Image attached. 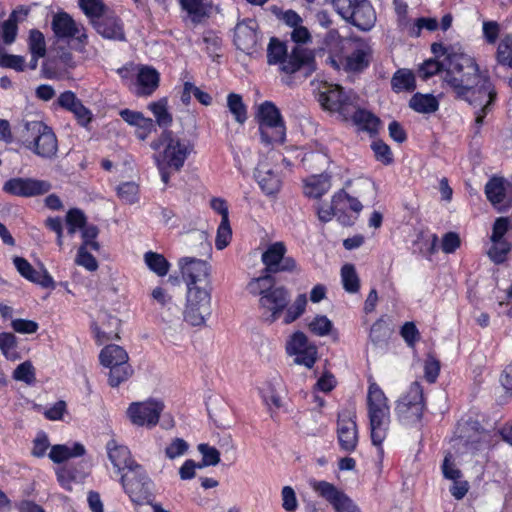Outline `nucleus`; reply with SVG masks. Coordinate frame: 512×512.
Returning <instances> with one entry per match:
<instances>
[{
    "instance_id": "52",
    "label": "nucleus",
    "mask_w": 512,
    "mask_h": 512,
    "mask_svg": "<svg viewBox=\"0 0 512 512\" xmlns=\"http://www.w3.org/2000/svg\"><path fill=\"white\" fill-rule=\"evenodd\" d=\"M309 330L317 336H326L332 329V322L323 315H317L308 323Z\"/></svg>"
},
{
    "instance_id": "3",
    "label": "nucleus",
    "mask_w": 512,
    "mask_h": 512,
    "mask_svg": "<svg viewBox=\"0 0 512 512\" xmlns=\"http://www.w3.org/2000/svg\"><path fill=\"white\" fill-rule=\"evenodd\" d=\"M23 146L42 159L56 158L58 140L52 128L41 120L23 119L19 128Z\"/></svg>"
},
{
    "instance_id": "4",
    "label": "nucleus",
    "mask_w": 512,
    "mask_h": 512,
    "mask_svg": "<svg viewBox=\"0 0 512 512\" xmlns=\"http://www.w3.org/2000/svg\"><path fill=\"white\" fill-rule=\"evenodd\" d=\"M151 148L159 151L155 155L157 165L167 164L174 171H179L192 150V146L182 141L170 130H164L158 139L151 142Z\"/></svg>"
},
{
    "instance_id": "48",
    "label": "nucleus",
    "mask_w": 512,
    "mask_h": 512,
    "mask_svg": "<svg viewBox=\"0 0 512 512\" xmlns=\"http://www.w3.org/2000/svg\"><path fill=\"white\" fill-rule=\"evenodd\" d=\"M120 116L129 125L136 126L137 128L151 127V119L143 116L141 112L124 109L120 111Z\"/></svg>"
},
{
    "instance_id": "9",
    "label": "nucleus",
    "mask_w": 512,
    "mask_h": 512,
    "mask_svg": "<svg viewBox=\"0 0 512 512\" xmlns=\"http://www.w3.org/2000/svg\"><path fill=\"white\" fill-rule=\"evenodd\" d=\"M318 102L323 109L337 112L344 120H349L356 96L346 94L340 86H330L318 94Z\"/></svg>"
},
{
    "instance_id": "57",
    "label": "nucleus",
    "mask_w": 512,
    "mask_h": 512,
    "mask_svg": "<svg viewBox=\"0 0 512 512\" xmlns=\"http://www.w3.org/2000/svg\"><path fill=\"white\" fill-rule=\"evenodd\" d=\"M29 50L31 54L46 55V43L44 35L39 30H31L29 34Z\"/></svg>"
},
{
    "instance_id": "36",
    "label": "nucleus",
    "mask_w": 512,
    "mask_h": 512,
    "mask_svg": "<svg viewBox=\"0 0 512 512\" xmlns=\"http://www.w3.org/2000/svg\"><path fill=\"white\" fill-rule=\"evenodd\" d=\"M259 125H276L284 123L279 109L269 101H265L258 108Z\"/></svg>"
},
{
    "instance_id": "5",
    "label": "nucleus",
    "mask_w": 512,
    "mask_h": 512,
    "mask_svg": "<svg viewBox=\"0 0 512 512\" xmlns=\"http://www.w3.org/2000/svg\"><path fill=\"white\" fill-rule=\"evenodd\" d=\"M183 320L191 326H202L211 315V289L192 287L187 291Z\"/></svg>"
},
{
    "instance_id": "44",
    "label": "nucleus",
    "mask_w": 512,
    "mask_h": 512,
    "mask_svg": "<svg viewBox=\"0 0 512 512\" xmlns=\"http://www.w3.org/2000/svg\"><path fill=\"white\" fill-rule=\"evenodd\" d=\"M333 203L335 207L339 206V212H344L347 207L356 213L362 210L361 202L357 198L351 197L344 190H340L333 196Z\"/></svg>"
},
{
    "instance_id": "13",
    "label": "nucleus",
    "mask_w": 512,
    "mask_h": 512,
    "mask_svg": "<svg viewBox=\"0 0 512 512\" xmlns=\"http://www.w3.org/2000/svg\"><path fill=\"white\" fill-rule=\"evenodd\" d=\"M52 188L50 182L34 178H12L3 185V191L18 197H35L48 193Z\"/></svg>"
},
{
    "instance_id": "29",
    "label": "nucleus",
    "mask_w": 512,
    "mask_h": 512,
    "mask_svg": "<svg viewBox=\"0 0 512 512\" xmlns=\"http://www.w3.org/2000/svg\"><path fill=\"white\" fill-rule=\"evenodd\" d=\"M52 29L60 38H71L78 34L76 23L67 13H59L54 16Z\"/></svg>"
},
{
    "instance_id": "21",
    "label": "nucleus",
    "mask_w": 512,
    "mask_h": 512,
    "mask_svg": "<svg viewBox=\"0 0 512 512\" xmlns=\"http://www.w3.org/2000/svg\"><path fill=\"white\" fill-rule=\"evenodd\" d=\"M107 451L109 460L117 469V472H126L128 469H132V466L138 465L132 459L130 450L126 446L117 444L114 440L108 442Z\"/></svg>"
},
{
    "instance_id": "16",
    "label": "nucleus",
    "mask_w": 512,
    "mask_h": 512,
    "mask_svg": "<svg viewBox=\"0 0 512 512\" xmlns=\"http://www.w3.org/2000/svg\"><path fill=\"white\" fill-rule=\"evenodd\" d=\"M337 438L343 451L352 452L356 449L358 429L354 415L349 411H344L338 415Z\"/></svg>"
},
{
    "instance_id": "61",
    "label": "nucleus",
    "mask_w": 512,
    "mask_h": 512,
    "mask_svg": "<svg viewBox=\"0 0 512 512\" xmlns=\"http://www.w3.org/2000/svg\"><path fill=\"white\" fill-rule=\"evenodd\" d=\"M87 248L86 246L79 247L75 262L89 271H95L98 268V263L95 257L87 251Z\"/></svg>"
},
{
    "instance_id": "28",
    "label": "nucleus",
    "mask_w": 512,
    "mask_h": 512,
    "mask_svg": "<svg viewBox=\"0 0 512 512\" xmlns=\"http://www.w3.org/2000/svg\"><path fill=\"white\" fill-rule=\"evenodd\" d=\"M99 359L103 366L109 368L128 363L129 356L122 347L112 344L105 346L101 350Z\"/></svg>"
},
{
    "instance_id": "54",
    "label": "nucleus",
    "mask_w": 512,
    "mask_h": 512,
    "mask_svg": "<svg viewBox=\"0 0 512 512\" xmlns=\"http://www.w3.org/2000/svg\"><path fill=\"white\" fill-rule=\"evenodd\" d=\"M371 148L374 152V156L377 161L384 165H389L393 162V154L390 147L382 140L374 141L371 144Z\"/></svg>"
},
{
    "instance_id": "25",
    "label": "nucleus",
    "mask_w": 512,
    "mask_h": 512,
    "mask_svg": "<svg viewBox=\"0 0 512 512\" xmlns=\"http://www.w3.org/2000/svg\"><path fill=\"white\" fill-rule=\"evenodd\" d=\"M349 119L359 129L369 133H376L380 125V119L377 116L365 109H360L356 102L353 105L351 114H349Z\"/></svg>"
},
{
    "instance_id": "24",
    "label": "nucleus",
    "mask_w": 512,
    "mask_h": 512,
    "mask_svg": "<svg viewBox=\"0 0 512 512\" xmlns=\"http://www.w3.org/2000/svg\"><path fill=\"white\" fill-rule=\"evenodd\" d=\"M96 31L107 39L124 40L125 34L122 26L115 17H100L93 20Z\"/></svg>"
},
{
    "instance_id": "26",
    "label": "nucleus",
    "mask_w": 512,
    "mask_h": 512,
    "mask_svg": "<svg viewBox=\"0 0 512 512\" xmlns=\"http://www.w3.org/2000/svg\"><path fill=\"white\" fill-rule=\"evenodd\" d=\"M159 73L156 69L149 66L139 68L137 81L140 86V95H151L159 86Z\"/></svg>"
},
{
    "instance_id": "55",
    "label": "nucleus",
    "mask_w": 512,
    "mask_h": 512,
    "mask_svg": "<svg viewBox=\"0 0 512 512\" xmlns=\"http://www.w3.org/2000/svg\"><path fill=\"white\" fill-rule=\"evenodd\" d=\"M13 378L26 384H32L35 381V370L32 363L25 361L18 365L13 372Z\"/></svg>"
},
{
    "instance_id": "41",
    "label": "nucleus",
    "mask_w": 512,
    "mask_h": 512,
    "mask_svg": "<svg viewBox=\"0 0 512 512\" xmlns=\"http://www.w3.org/2000/svg\"><path fill=\"white\" fill-rule=\"evenodd\" d=\"M227 107L234 119L239 124H243L247 119V109L244 104L241 95L236 93H230L227 96Z\"/></svg>"
},
{
    "instance_id": "58",
    "label": "nucleus",
    "mask_w": 512,
    "mask_h": 512,
    "mask_svg": "<svg viewBox=\"0 0 512 512\" xmlns=\"http://www.w3.org/2000/svg\"><path fill=\"white\" fill-rule=\"evenodd\" d=\"M189 445L182 438H174L165 448V456L170 459H176L183 456L188 451Z\"/></svg>"
},
{
    "instance_id": "47",
    "label": "nucleus",
    "mask_w": 512,
    "mask_h": 512,
    "mask_svg": "<svg viewBox=\"0 0 512 512\" xmlns=\"http://www.w3.org/2000/svg\"><path fill=\"white\" fill-rule=\"evenodd\" d=\"M198 450L202 454V461L198 465L199 469L206 466H215L220 462V453L216 448L202 443L198 445Z\"/></svg>"
},
{
    "instance_id": "46",
    "label": "nucleus",
    "mask_w": 512,
    "mask_h": 512,
    "mask_svg": "<svg viewBox=\"0 0 512 512\" xmlns=\"http://www.w3.org/2000/svg\"><path fill=\"white\" fill-rule=\"evenodd\" d=\"M193 23H199L206 16L202 0H180Z\"/></svg>"
},
{
    "instance_id": "15",
    "label": "nucleus",
    "mask_w": 512,
    "mask_h": 512,
    "mask_svg": "<svg viewBox=\"0 0 512 512\" xmlns=\"http://www.w3.org/2000/svg\"><path fill=\"white\" fill-rule=\"evenodd\" d=\"M311 486L315 492L333 506L336 512H360L351 499L333 484L326 481H313Z\"/></svg>"
},
{
    "instance_id": "17",
    "label": "nucleus",
    "mask_w": 512,
    "mask_h": 512,
    "mask_svg": "<svg viewBox=\"0 0 512 512\" xmlns=\"http://www.w3.org/2000/svg\"><path fill=\"white\" fill-rule=\"evenodd\" d=\"M157 313L164 325L163 334L167 339L177 341L179 339V335L183 334L184 320L181 317L183 314L176 302H172L167 307H163V309H158Z\"/></svg>"
},
{
    "instance_id": "19",
    "label": "nucleus",
    "mask_w": 512,
    "mask_h": 512,
    "mask_svg": "<svg viewBox=\"0 0 512 512\" xmlns=\"http://www.w3.org/2000/svg\"><path fill=\"white\" fill-rule=\"evenodd\" d=\"M368 417L372 443L379 448V456L382 457L383 449L381 448V444L387 436L390 422V409L386 408L381 411H374V413L369 414Z\"/></svg>"
},
{
    "instance_id": "60",
    "label": "nucleus",
    "mask_w": 512,
    "mask_h": 512,
    "mask_svg": "<svg viewBox=\"0 0 512 512\" xmlns=\"http://www.w3.org/2000/svg\"><path fill=\"white\" fill-rule=\"evenodd\" d=\"M24 278L44 288H54L53 278L45 268H42V271L39 272L32 267L31 272H28Z\"/></svg>"
},
{
    "instance_id": "45",
    "label": "nucleus",
    "mask_w": 512,
    "mask_h": 512,
    "mask_svg": "<svg viewBox=\"0 0 512 512\" xmlns=\"http://www.w3.org/2000/svg\"><path fill=\"white\" fill-rule=\"evenodd\" d=\"M306 305V294H299L294 303L290 307L287 306L283 317L284 324H290L298 319L305 312Z\"/></svg>"
},
{
    "instance_id": "56",
    "label": "nucleus",
    "mask_w": 512,
    "mask_h": 512,
    "mask_svg": "<svg viewBox=\"0 0 512 512\" xmlns=\"http://www.w3.org/2000/svg\"><path fill=\"white\" fill-rule=\"evenodd\" d=\"M492 242L493 246L488 251V256L494 263L500 264L505 261L506 255L510 251L511 247L507 242L503 240Z\"/></svg>"
},
{
    "instance_id": "38",
    "label": "nucleus",
    "mask_w": 512,
    "mask_h": 512,
    "mask_svg": "<svg viewBox=\"0 0 512 512\" xmlns=\"http://www.w3.org/2000/svg\"><path fill=\"white\" fill-rule=\"evenodd\" d=\"M148 108L153 113L159 127L168 128L172 124L173 117L168 111L167 99L163 98L152 102Z\"/></svg>"
},
{
    "instance_id": "10",
    "label": "nucleus",
    "mask_w": 512,
    "mask_h": 512,
    "mask_svg": "<svg viewBox=\"0 0 512 512\" xmlns=\"http://www.w3.org/2000/svg\"><path fill=\"white\" fill-rule=\"evenodd\" d=\"M163 409L164 404L161 401L149 399L143 402L131 403L126 414L133 425L152 428L159 422Z\"/></svg>"
},
{
    "instance_id": "34",
    "label": "nucleus",
    "mask_w": 512,
    "mask_h": 512,
    "mask_svg": "<svg viewBox=\"0 0 512 512\" xmlns=\"http://www.w3.org/2000/svg\"><path fill=\"white\" fill-rule=\"evenodd\" d=\"M391 86L397 93L413 91L415 89V76L410 70L400 69L393 75Z\"/></svg>"
},
{
    "instance_id": "33",
    "label": "nucleus",
    "mask_w": 512,
    "mask_h": 512,
    "mask_svg": "<svg viewBox=\"0 0 512 512\" xmlns=\"http://www.w3.org/2000/svg\"><path fill=\"white\" fill-rule=\"evenodd\" d=\"M391 330L382 318L378 319L370 329V341L373 346L383 348L387 345Z\"/></svg>"
},
{
    "instance_id": "22",
    "label": "nucleus",
    "mask_w": 512,
    "mask_h": 512,
    "mask_svg": "<svg viewBox=\"0 0 512 512\" xmlns=\"http://www.w3.org/2000/svg\"><path fill=\"white\" fill-rule=\"evenodd\" d=\"M347 21L361 30H369L376 22V14L368 0H358L353 15Z\"/></svg>"
},
{
    "instance_id": "7",
    "label": "nucleus",
    "mask_w": 512,
    "mask_h": 512,
    "mask_svg": "<svg viewBox=\"0 0 512 512\" xmlns=\"http://www.w3.org/2000/svg\"><path fill=\"white\" fill-rule=\"evenodd\" d=\"M398 419L407 424L418 423L424 412L423 390L420 384L413 383L407 394L401 397L395 407Z\"/></svg>"
},
{
    "instance_id": "27",
    "label": "nucleus",
    "mask_w": 512,
    "mask_h": 512,
    "mask_svg": "<svg viewBox=\"0 0 512 512\" xmlns=\"http://www.w3.org/2000/svg\"><path fill=\"white\" fill-rule=\"evenodd\" d=\"M330 187L331 183L328 175H313L304 181V194L310 198H320Z\"/></svg>"
},
{
    "instance_id": "53",
    "label": "nucleus",
    "mask_w": 512,
    "mask_h": 512,
    "mask_svg": "<svg viewBox=\"0 0 512 512\" xmlns=\"http://www.w3.org/2000/svg\"><path fill=\"white\" fill-rule=\"evenodd\" d=\"M232 238V229L230 226L229 220H224L220 222V225L217 229L216 239H215V246L218 250H223L226 248Z\"/></svg>"
},
{
    "instance_id": "18",
    "label": "nucleus",
    "mask_w": 512,
    "mask_h": 512,
    "mask_svg": "<svg viewBox=\"0 0 512 512\" xmlns=\"http://www.w3.org/2000/svg\"><path fill=\"white\" fill-rule=\"evenodd\" d=\"M256 28L257 24L253 20L240 22L235 27L234 43L239 50L246 54L255 51L258 41Z\"/></svg>"
},
{
    "instance_id": "12",
    "label": "nucleus",
    "mask_w": 512,
    "mask_h": 512,
    "mask_svg": "<svg viewBox=\"0 0 512 512\" xmlns=\"http://www.w3.org/2000/svg\"><path fill=\"white\" fill-rule=\"evenodd\" d=\"M288 355L294 356V363L312 368L317 360V347L302 331L294 332L286 343Z\"/></svg>"
},
{
    "instance_id": "11",
    "label": "nucleus",
    "mask_w": 512,
    "mask_h": 512,
    "mask_svg": "<svg viewBox=\"0 0 512 512\" xmlns=\"http://www.w3.org/2000/svg\"><path fill=\"white\" fill-rule=\"evenodd\" d=\"M187 288H211L210 266L207 261L196 258H183L179 261Z\"/></svg>"
},
{
    "instance_id": "23",
    "label": "nucleus",
    "mask_w": 512,
    "mask_h": 512,
    "mask_svg": "<svg viewBox=\"0 0 512 512\" xmlns=\"http://www.w3.org/2000/svg\"><path fill=\"white\" fill-rule=\"evenodd\" d=\"M372 56L371 47L363 42L357 44L356 48L346 57L345 69L359 72L368 67Z\"/></svg>"
},
{
    "instance_id": "32",
    "label": "nucleus",
    "mask_w": 512,
    "mask_h": 512,
    "mask_svg": "<svg viewBox=\"0 0 512 512\" xmlns=\"http://www.w3.org/2000/svg\"><path fill=\"white\" fill-rule=\"evenodd\" d=\"M367 408L368 415L374 413V411L376 412L389 408L387 397L376 383L370 384L368 388Z\"/></svg>"
},
{
    "instance_id": "51",
    "label": "nucleus",
    "mask_w": 512,
    "mask_h": 512,
    "mask_svg": "<svg viewBox=\"0 0 512 512\" xmlns=\"http://www.w3.org/2000/svg\"><path fill=\"white\" fill-rule=\"evenodd\" d=\"M139 188L135 182H125L118 186L117 194L126 204H133L138 200Z\"/></svg>"
},
{
    "instance_id": "31",
    "label": "nucleus",
    "mask_w": 512,
    "mask_h": 512,
    "mask_svg": "<svg viewBox=\"0 0 512 512\" xmlns=\"http://www.w3.org/2000/svg\"><path fill=\"white\" fill-rule=\"evenodd\" d=\"M259 131L262 142L266 144H282L285 140L284 123L276 125L260 124Z\"/></svg>"
},
{
    "instance_id": "49",
    "label": "nucleus",
    "mask_w": 512,
    "mask_h": 512,
    "mask_svg": "<svg viewBox=\"0 0 512 512\" xmlns=\"http://www.w3.org/2000/svg\"><path fill=\"white\" fill-rule=\"evenodd\" d=\"M440 71H444V75L446 74V63L429 59L424 61L419 67L418 74L420 78L426 80Z\"/></svg>"
},
{
    "instance_id": "2",
    "label": "nucleus",
    "mask_w": 512,
    "mask_h": 512,
    "mask_svg": "<svg viewBox=\"0 0 512 512\" xmlns=\"http://www.w3.org/2000/svg\"><path fill=\"white\" fill-rule=\"evenodd\" d=\"M431 50L435 55L445 56L446 82L459 95L464 96L473 90L481 80L478 65L474 59L455 47H444L441 43H433Z\"/></svg>"
},
{
    "instance_id": "63",
    "label": "nucleus",
    "mask_w": 512,
    "mask_h": 512,
    "mask_svg": "<svg viewBox=\"0 0 512 512\" xmlns=\"http://www.w3.org/2000/svg\"><path fill=\"white\" fill-rule=\"evenodd\" d=\"M338 14L346 21L353 15L358 0H331Z\"/></svg>"
},
{
    "instance_id": "6",
    "label": "nucleus",
    "mask_w": 512,
    "mask_h": 512,
    "mask_svg": "<svg viewBox=\"0 0 512 512\" xmlns=\"http://www.w3.org/2000/svg\"><path fill=\"white\" fill-rule=\"evenodd\" d=\"M121 484L130 499L135 503L149 502L152 497L151 480L141 465L132 466V469L121 476Z\"/></svg>"
},
{
    "instance_id": "37",
    "label": "nucleus",
    "mask_w": 512,
    "mask_h": 512,
    "mask_svg": "<svg viewBox=\"0 0 512 512\" xmlns=\"http://www.w3.org/2000/svg\"><path fill=\"white\" fill-rule=\"evenodd\" d=\"M505 180L502 177L491 178L485 186L487 199L493 204L502 203L505 198Z\"/></svg>"
},
{
    "instance_id": "43",
    "label": "nucleus",
    "mask_w": 512,
    "mask_h": 512,
    "mask_svg": "<svg viewBox=\"0 0 512 512\" xmlns=\"http://www.w3.org/2000/svg\"><path fill=\"white\" fill-rule=\"evenodd\" d=\"M274 287L273 279L269 274L254 278L247 284L248 292L253 295H260V297L268 294Z\"/></svg>"
},
{
    "instance_id": "64",
    "label": "nucleus",
    "mask_w": 512,
    "mask_h": 512,
    "mask_svg": "<svg viewBox=\"0 0 512 512\" xmlns=\"http://www.w3.org/2000/svg\"><path fill=\"white\" fill-rule=\"evenodd\" d=\"M282 506L287 512H294L298 507L295 491L290 486H285L281 492Z\"/></svg>"
},
{
    "instance_id": "8",
    "label": "nucleus",
    "mask_w": 512,
    "mask_h": 512,
    "mask_svg": "<svg viewBox=\"0 0 512 512\" xmlns=\"http://www.w3.org/2000/svg\"><path fill=\"white\" fill-rule=\"evenodd\" d=\"M289 302V291L283 286L274 287L259 299L262 320L268 324L276 322L286 312Z\"/></svg>"
},
{
    "instance_id": "39",
    "label": "nucleus",
    "mask_w": 512,
    "mask_h": 512,
    "mask_svg": "<svg viewBox=\"0 0 512 512\" xmlns=\"http://www.w3.org/2000/svg\"><path fill=\"white\" fill-rule=\"evenodd\" d=\"M133 368L129 363L109 367L108 384L112 388L120 386L133 375Z\"/></svg>"
},
{
    "instance_id": "20",
    "label": "nucleus",
    "mask_w": 512,
    "mask_h": 512,
    "mask_svg": "<svg viewBox=\"0 0 512 512\" xmlns=\"http://www.w3.org/2000/svg\"><path fill=\"white\" fill-rule=\"evenodd\" d=\"M255 178L262 191L267 195H274L281 188V179L266 160L259 161L255 168Z\"/></svg>"
},
{
    "instance_id": "35",
    "label": "nucleus",
    "mask_w": 512,
    "mask_h": 512,
    "mask_svg": "<svg viewBox=\"0 0 512 512\" xmlns=\"http://www.w3.org/2000/svg\"><path fill=\"white\" fill-rule=\"evenodd\" d=\"M409 106L419 113H432L438 109V101L433 95L417 93L410 99Z\"/></svg>"
},
{
    "instance_id": "1",
    "label": "nucleus",
    "mask_w": 512,
    "mask_h": 512,
    "mask_svg": "<svg viewBox=\"0 0 512 512\" xmlns=\"http://www.w3.org/2000/svg\"><path fill=\"white\" fill-rule=\"evenodd\" d=\"M293 44L289 47L285 42L272 37L267 46V63L278 67L279 72L291 75L314 61V53L304 44L311 41V35L302 24L291 32Z\"/></svg>"
},
{
    "instance_id": "62",
    "label": "nucleus",
    "mask_w": 512,
    "mask_h": 512,
    "mask_svg": "<svg viewBox=\"0 0 512 512\" xmlns=\"http://www.w3.org/2000/svg\"><path fill=\"white\" fill-rule=\"evenodd\" d=\"M3 41L6 44L14 42L17 35V19L16 13H11L9 18L2 25Z\"/></svg>"
},
{
    "instance_id": "14",
    "label": "nucleus",
    "mask_w": 512,
    "mask_h": 512,
    "mask_svg": "<svg viewBox=\"0 0 512 512\" xmlns=\"http://www.w3.org/2000/svg\"><path fill=\"white\" fill-rule=\"evenodd\" d=\"M286 247L282 242L271 244L262 254V262L268 273L293 272L297 265L293 258L285 257Z\"/></svg>"
},
{
    "instance_id": "50",
    "label": "nucleus",
    "mask_w": 512,
    "mask_h": 512,
    "mask_svg": "<svg viewBox=\"0 0 512 512\" xmlns=\"http://www.w3.org/2000/svg\"><path fill=\"white\" fill-rule=\"evenodd\" d=\"M497 60L503 65L512 67V36L506 35L499 43Z\"/></svg>"
},
{
    "instance_id": "40",
    "label": "nucleus",
    "mask_w": 512,
    "mask_h": 512,
    "mask_svg": "<svg viewBox=\"0 0 512 512\" xmlns=\"http://www.w3.org/2000/svg\"><path fill=\"white\" fill-rule=\"evenodd\" d=\"M341 280L347 292L356 293L359 291L360 279L353 264H345L342 266Z\"/></svg>"
},
{
    "instance_id": "59",
    "label": "nucleus",
    "mask_w": 512,
    "mask_h": 512,
    "mask_svg": "<svg viewBox=\"0 0 512 512\" xmlns=\"http://www.w3.org/2000/svg\"><path fill=\"white\" fill-rule=\"evenodd\" d=\"M80 7L91 19L92 23L94 19L102 17L104 11V5L101 0H80Z\"/></svg>"
},
{
    "instance_id": "30",
    "label": "nucleus",
    "mask_w": 512,
    "mask_h": 512,
    "mask_svg": "<svg viewBox=\"0 0 512 512\" xmlns=\"http://www.w3.org/2000/svg\"><path fill=\"white\" fill-rule=\"evenodd\" d=\"M85 454V448L80 443H75L73 448H69L66 445H53L49 452V458L57 464L63 463L70 458L83 456Z\"/></svg>"
},
{
    "instance_id": "42",
    "label": "nucleus",
    "mask_w": 512,
    "mask_h": 512,
    "mask_svg": "<svg viewBox=\"0 0 512 512\" xmlns=\"http://www.w3.org/2000/svg\"><path fill=\"white\" fill-rule=\"evenodd\" d=\"M146 265L158 276H165L169 270V263L163 255L149 251L144 255Z\"/></svg>"
}]
</instances>
